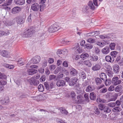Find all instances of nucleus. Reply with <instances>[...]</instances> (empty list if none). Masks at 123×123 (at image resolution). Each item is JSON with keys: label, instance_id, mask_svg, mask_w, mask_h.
<instances>
[{"label": "nucleus", "instance_id": "obj_1", "mask_svg": "<svg viewBox=\"0 0 123 123\" xmlns=\"http://www.w3.org/2000/svg\"><path fill=\"white\" fill-rule=\"evenodd\" d=\"M34 28H31L27 30H25L24 32L21 33L22 36L23 37H28L31 36L34 32Z\"/></svg>", "mask_w": 123, "mask_h": 123}, {"label": "nucleus", "instance_id": "obj_2", "mask_svg": "<svg viewBox=\"0 0 123 123\" xmlns=\"http://www.w3.org/2000/svg\"><path fill=\"white\" fill-rule=\"evenodd\" d=\"M93 2L91 1H89L88 2V5L89 8L92 10H94L98 7V0H93Z\"/></svg>", "mask_w": 123, "mask_h": 123}, {"label": "nucleus", "instance_id": "obj_3", "mask_svg": "<svg viewBox=\"0 0 123 123\" xmlns=\"http://www.w3.org/2000/svg\"><path fill=\"white\" fill-rule=\"evenodd\" d=\"M98 106L100 110L103 111L105 113H108L111 111V110L107 106H105L104 104H100L98 105Z\"/></svg>", "mask_w": 123, "mask_h": 123}, {"label": "nucleus", "instance_id": "obj_4", "mask_svg": "<svg viewBox=\"0 0 123 123\" xmlns=\"http://www.w3.org/2000/svg\"><path fill=\"white\" fill-rule=\"evenodd\" d=\"M121 81L120 80H119L118 77L117 76L114 77L112 80V83L115 86L121 83Z\"/></svg>", "mask_w": 123, "mask_h": 123}, {"label": "nucleus", "instance_id": "obj_5", "mask_svg": "<svg viewBox=\"0 0 123 123\" xmlns=\"http://www.w3.org/2000/svg\"><path fill=\"white\" fill-rule=\"evenodd\" d=\"M15 18L16 19L17 23L19 24H23L25 21L24 18H23V16L21 15L17 16Z\"/></svg>", "mask_w": 123, "mask_h": 123}, {"label": "nucleus", "instance_id": "obj_6", "mask_svg": "<svg viewBox=\"0 0 123 123\" xmlns=\"http://www.w3.org/2000/svg\"><path fill=\"white\" fill-rule=\"evenodd\" d=\"M28 81L31 85L36 86L39 83L38 80H37L33 78H32L27 79Z\"/></svg>", "mask_w": 123, "mask_h": 123}, {"label": "nucleus", "instance_id": "obj_7", "mask_svg": "<svg viewBox=\"0 0 123 123\" xmlns=\"http://www.w3.org/2000/svg\"><path fill=\"white\" fill-rule=\"evenodd\" d=\"M41 58L39 56H37L32 58L31 60V63L33 64H37L40 61Z\"/></svg>", "mask_w": 123, "mask_h": 123}, {"label": "nucleus", "instance_id": "obj_8", "mask_svg": "<svg viewBox=\"0 0 123 123\" xmlns=\"http://www.w3.org/2000/svg\"><path fill=\"white\" fill-rule=\"evenodd\" d=\"M39 4L37 3H35L32 4L31 7V9L35 12L38 11L39 10Z\"/></svg>", "mask_w": 123, "mask_h": 123}, {"label": "nucleus", "instance_id": "obj_9", "mask_svg": "<svg viewBox=\"0 0 123 123\" xmlns=\"http://www.w3.org/2000/svg\"><path fill=\"white\" fill-rule=\"evenodd\" d=\"M59 29V27L58 28L55 25H53L49 28L48 31L49 32H54L57 31Z\"/></svg>", "mask_w": 123, "mask_h": 123}, {"label": "nucleus", "instance_id": "obj_10", "mask_svg": "<svg viewBox=\"0 0 123 123\" xmlns=\"http://www.w3.org/2000/svg\"><path fill=\"white\" fill-rule=\"evenodd\" d=\"M21 8L19 6L15 7L13 8L12 10V13L13 14H16L18 13L21 10Z\"/></svg>", "mask_w": 123, "mask_h": 123}, {"label": "nucleus", "instance_id": "obj_11", "mask_svg": "<svg viewBox=\"0 0 123 123\" xmlns=\"http://www.w3.org/2000/svg\"><path fill=\"white\" fill-rule=\"evenodd\" d=\"M56 84L58 86H63L66 85V82L63 80H60L57 82Z\"/></svg>", "mask_w": 123, "mask_h": 123}, {"label": "nucleus", "instance_id": "obj_12", "mask_svg": "<svg viewBox=\"0 0 123 123\" xmlns=\"http://www.w3.org/2000/svg\"><path fill=\"white\" fill-rule=\"evenodd\" d=\"M57 54L59 56L61 57H64V55L66 54V52L63 50H58L57 52Z\"/></svg>", "mask_w": 123, "mask_h": 123}, {"label": "nucleus", "instance_id": "obj_13", "mask_svg": "<svg viewBox=\"0 0 123 123\" xmlns=\"http://www.w3.org/2000/svg\"><path fill=\"white\" fill-rule=\"evenodd\" d=\"M78 80L77 79L76 77L71 79L69 82V85L70 86H73L76 83Z\"/></svg>", "mask_w": 123, "mask_h": 123}, {"label": "nucleus", "instance_id": "obj_14", "mask_svg": "<svg viewBox=\"0 0 123 123\" xmlns=\"http://www.w3.org/2000/svg\"><path fill=\"white\" fill-rule=\"evenodd\" d=\"M113 70L114 73L116 74H118L120 71V68L118 65L115 64L113 66Z\"/></svg>", "mask_w": 123, "mask_h": 123}, {"label": "nucleus", "instance_id": "obj_15", "mask_svg": "<svg viewBox=\"0 0 123 123\" xmlns=\"http://www.w3.org/2000/svg\"><path fill=\"white\" fill-rule=\"evenodd\" d=\"M101 51L103 54H107L110 51V48L107 46L105 47L102 49Z\"/></svg>", "mask_w": 123, "mask_h": 123}, {"label": "nucleus", "instance_id": "obj_16", "mask_svg": "<svg viewBox=\"0 0 123 123\" xmlns=\"http://www.w3.org/2000/svg\"><path fill=\"white\" fill-rule=\"evenodd\" d=\"M101 68V66L99 64H97L93 66L92 69L94 71H96L99 70Z\"/></svg>", "mask_w": 123, "mask_h": 123}, {"label": "nucleus", "instance_id": "obj_17", "mask_svg": "<svg viewBox=\"0 0 123 123\" xmlns=\"http://www.w3.org/2000/svg\"><path fill=\"white\" fill-rule=\"evenodd\" d=\"M95 87L93 86L90 85L88 86L86 88V91L87 92H91L95 90Z\"/></svg>", "mask_w": 123, "mask_h": 123}, {"label": "nucleus", "instance_id": "obj_18", "mask_svg": "<svg viewBox=\"0 0 123 123\" xmlns=\"http://www.w3.org/2000/svg\"><path fill=\"white\" fill-rule=\"evenodd\" d=\"M78 71L75 69L72 68L70 70V73L71 75L73 76L76 75L78 73Z\"/></svg>", "mask_w": 123, "mask_h": 123}, {"label": "nucleus", "instance_id": "obj_19", "mask_svg": "<svg viewBox=\"0 0 123 123\" xmlns=\"http://www.w3.org/2000/svg\"><path fill=\"white\" fill-rule=\"evenodd\" d=\"M37 72V70L33 69H29L28 70L27 72L29 75H32L36 73Z\"/></svg>", "mask_w": 123, "mask_h": 123}, {"label": "nucleus", "instance_id": "obj_20", "mask_svg": "<svg viewBox=\"0 0 123 123\" xmlns=\"http://www.w3.org/2000/svg\"><path fill=\"white\" fill-rule=\"evenodd\" d=\"M90 58V60L94 62L96 61L98 59V56L95 55H93L92 56H91Z\"/></svg>", "mask_w": 123, "mask_h": 123}, {"label": "nucleus", "instance_id": "obj_21", "mask_svg": "<svg viewBox=\"0 0 123 123\" xmlns=\"http://www.w3.org/2000/svg\"><path fill=\"white\" fill-rule=\"evenodd\" d=\"M106 61L108 62H112L114 61V59L111 58V57L110 55H107L105 57Z\"/></svg>", "mask_w": 123, "mask_h": 123}, {"label": "nucleus", "instance_id": "obj_22", "mask_svg": "<svg viewBox=\"0 0 123 123\" xmlns=\"http://www.w3.org/2000/svg\"><path fill=\"white\" fill-rule=\"evenodd\" d=\"M0 54L2 56L5 57H8L7 51L5 50H3L0 51Z\"/></svg>", "mask_w": 123, "mask_h": 123}, {"label": "nucleus", "instance_id": "obj_23", "mask_svg": "<svg viewBox=\"0 0 123 123\" xmlns=\"http://www.w3.org/2000/svg\"><path fill=\"white\" fill-rule=\"evenodd\" d=\"M99 77L101 79H102L104 81H105L106 79L107 78L106 74L102 72L99 74Z\"/></svg>", "mask_w": 123, "mask_h": 123}, {"label": "nucleus", "instance_id": "obj_24", "mask_svg": "<svg viewBox=\"0 0 123 123\" xmlns=\"http://www.w3.org/2000/svg\"><path fill=\"white\" fill-rule=\"evenodd\" d=\"M95 81L97 85H99L102 83V81L101 79L98 77H96L95 79Z\"/></svg>", "mask_w": 123, "mask_h": 123}, {"label": "nucleus", "instance_id": "obj_25", "mask_svg": "<svg viewBox=\"0 0 123 123\" xmlns=\"http://www.w3.org/2000/svg\"><path fill=\"white\" fill-rule=\"evenodd\" d=\"M89 55L88 54L84 53H83L80 55V57L83 60L86 59L89 57Z\"/></svg>", "mask_w": 123, "mask_h": 123}, {"label": "nucleus", "instance_id": "obj_26", "mask_svg": "<svg viewBox=\"0 0 123 123\" xmlns=\"http://www.w3.org/2000/svg\"><path fill=\"white\" fill-rule=\"evenodd\" d=\"M96 94L94 92H92L90 93V97L91 100H94L96 97Z\"/></svg>", "mask_w": 123, "mask_h": 123}, {"label": "nucleus", "instance_id": "obj_27", "mask_svg": "<svg viewBox=\"0 0 123 123\" xmlns=\"http://www.w3.org/2000/svg\"><path fill=\"white\" fill-rule=\"evenodd\" d=\"M9 32L8 31L5 32L3 31H0V37L3 35L6 36L9 34Z\"/></svg>", "mask_w": 123, "mask_h": 123}, {"label": "nucleus", "instance_id": "obj_28", "mask_svg": "<svg viewBox=\"0 0 123 123\" xmlns=\"http://www.w3.org/2000/svg\"><path fill=\"white\" fill-rule=\"evenodd\" d=\"M118 52L116 51H112L111 53V55L113 59L115 58L117 56Z\"/></svg>", "mask_w": 123, "mask_h": 123}, {"label": "nucleus", "instance_id": "obj_29", "mask_svg": "<svg viewBox=\"0 0 123 123\" xmlns=\"http://www.w3.org/2000/svg\"><path fill=\"white\" fill-rule=\"evenodd\" d=\"M58 109L60 110V112L62 113L67 115L68 113L67 111L62 107L59 108Z\"/></svg>", "mask_w": 123, "mask_h": 123}, {"label": "nucleus", "instance_id": "obj_30", "mask_svg": "<svg viewBox=\"0 0 123 123\" xmlns=\"http://www.w3.org/2000/svg\"><path fill=\"white\" fill-rule=\"evenodd\" d=\"M84 64L89 67H91L92 66V64L89 60H85L84 61Z\"/></svg>", "mask_w": 123, "mask_h": 123}, {"label": "nucleus", "instance_id": "obj_31", "mask_svg": "<svg viewBox=\"0 0 123 123\" xmlns=\"http://www.w3.org/2000/svg\"><path fill=\"white\" fill-rule=\"evenodd\" d=\"M121 110V108L118 106L112 109L113 111L115 112H119Z\"/></svg>", "mask_w": 123, "mask_h": 123}, {"label": "nucleus", "instance_id": "obj_32", "mask_svg": "<svg viewBox=\"0 0 123 123\" xmlns=\"http://www.w3.org/2000/svg\"><path fill=\"white\" fill-rule=\"evenodd\" d=\"M89 8L87 6H84L82 9L83 12L84 13H87L89 12Z\"/></svg>", "mask_w": 123, "mask_h": 123}, {"label": "nucleus", "instance_id": "obj_33", "mask_svg": "<svg viewBox=\"0 0 123 123\" xmlns=\"http://www.w3.org/2000/svg\"><path fill=\"white\" fill-rule=\"evenodd\" d=\"M116 45V44L114 43H110L109 45V47L112 50H114Z\"/></svg>", "mask_w": 123, "mask_h": 123}, {"label": "nucleus", "instance_id": "obj_34", "mask_svg": "<svg viewBox=\"0 0 123 123\" xmlns=\"http://www.w3.org/2000/svg\"><path fill=\"white\" fill-rule=\"evenodd\" d=\"M16 3L19 5H23L25 3V0H16Z\"/></svg>", "mask_w": 123, "mask_h": 123}, {"label": "nucleus", "instance_id": "obj_35", "mask_svg": "<svg viewBox=\"0 0 123 123\" xmlns=\"http://www.w3.org/2000/svg\"><path fill=\"white\" fill-rule=\"evenodd\" d=\"M122 88V86L119 85L116 86L115 89V91L116 92H118L120 91Z\"/></svg>", "mask_w": 123, "mask_h": 123}, {"label": "nucleus", "instance_id": "obj_36", "mask_svg": "<svg viewBox=\"0 0 123 123\" xmlns=\"http://www.w3.org/2000/svg\"><path fill=\"white\" fill-rule=\"evenodd\" d=\"M105 85L106 86H107L110 85L111 83V81L110 79H106L105 81Z\"/></svg>", "mask_w": 123, "mask_h": 123}, {"label": "nucleus", "instance_id": "obj_37", "mask_svg": "<svg viewBox=\"0 0 123 123\" xmlns=\"http://www.w3.org/2000/svg\"><path fill=\"white\" fill-rule=\"evenodd\" d=\"M70 96L73 99H75L76 97V95L75 92L74 91H72L70 93Z\"/></svg>", "mask_w": 123, "mask_h": 123}, {"label": "nucleus", "instance_id": "obj_38", "mask_svg": "<svg viewBox=\"0 0 123 123\" xmlns=\"http://www.w3.org/2000/svg\"><path fill=\"white\" fill-rule=\"evenodd\" d=\"M38 89L39 91L41 92H43L44 90L43 86L41 84H40L38 86Z\"/></svg>", "mask_w": 123, "mask_h": 123}, {"label": "nucleus", "instance_id": "obj_39", "mask_svg": "<svg viewBox=\"0 0 123 123\" xmlns=\"http://www.w3.org/2000/svg\"><path fill=\"white\" fill-rule=\"evenodd\" d=\"M96 34L95 32H92L87 33L86 36L87 37L92 36L94 35L95 36L97 35H96Z\"/></svg>", "mask_w": 123, "mask_h": 123}, {"label": "nucleus", "instance_id": "obj_40", "mask_svg": "<svg viewBox=\"0 0 123 123\" xmlns=\"http://www.w3.org/2000/svg\"><path fill=\"white\" fill-rule=\"evenodd\" d=\"M96 44L98 45L101 47L104 46L105 45V43H102L100 42H97Z\"/></svg>", "mask_w": 123, "mask_h": 123}, {"label": "nucleus", "instance_id": "obj_41", "mask_svg": "<svg viewBox=\"0 0 123 123\" xmlns=\"http://www.w3.org/2000/svg\"><path fill=\"white\" fill-rule=\"evenodd\" d=\"M105 67L107 69L106 70H112L111 67L106 63L105 64Z\"/></svg>", "mask_w": 123, "mask_h": 123}, {"label": "nucleus", "instance_id": "obj_42", "mask_svg": "<svg viewBox=\"0 0 123 123\" xmlns=\"http://www.w3.org/2000/svg\"><path fill=\"white\" fill-rule=\"evenodd\" d=\"M107 89L105 87H104L100 90V92L101 93H104L107 92Z\"/></svg>", "mask_w": 123, "mask_h": 123}, {"label": "nucleus", "instance_id": "obj_43", "mask_svg": "<svg viewBox=\"0 0 123 123\" xmlns=\"http://www.w3.org/2000/svg\"><path fill=\"white\" fill-rule=\"evenodd\" d=\"M94 52L96 54H99L100 51V49L97 47H95L94 49Z\"/></svg>", "mask_w": 123, "mask_h": 123}, {"label": "nucleus", "instance_id": "obj_44", "mask_svg": "<svg viewBox=\"0 0 123 123\" xmlns=\"http://www.w3.org/2000/svg\"><path fill=\"white\" fill-rule=\"evenodd\" d=\"M94 113L98 115L100 114V112L97 107L95 106L94 108Z\"/></svg>", "mask_w": 123, "mask_h": 123}, {"label": "nucleus", "instance_id": "obj_45", "mask_svg": "<svg viewBox=\"0 0 123 123\" xmlns=\"http://www.w3.org/2000/svg\"><path fill=\"white\" fill-rule=\"evenodd\" d=\"M6 78V76L3 73L0 72V79H4Z\"/></svg>", "mask_w": 123, "mask_h": 123}, {"label": "nucleus", "instance_id": "obj_46", "mask_svg": "<svg viewBox=\"0 0 123 123\" xmlns=\"http://www.w3.org/2000/svg\"><path fill=\"white\" fill-rule=\"evenodd\" d=\"M87 41L90 43H93L95 42L96 41L95 40L92 38H90L87 40Z\"/></svg>", "mask_w": 123, "mask_h": 123}, {"label": "nucleus", "instance_id": "obj_47", "mask_svg": "<svg viewBox=\"0 0 123 123\" xmlns=\"http://www.w3.org/2000/svg\"><path fill=\"white\" fill-rule=\"evenodd\" d=\"M22 59L20 58L18 61V64L20 66H21L23 65L24 64V62H23L22 61Z\"/></svg>", "mask_w": 123, "mask_h": 123}, {"label": "nucleus", "instance_id": "obj_48", "mask_svg": "<svg viewBox=\"0 0 123 123\" xmlns=\"http://www.w3.org/2000/svg\"><path fill=\"white\" fill-rule=\"evenodd\" d=\"M106 72L107 74L110 77H111L112 76V74H113V73L111 70H106Z\"/></svg>", "mask_w": 123, "mask_h": 123}, {"label": "nucleus", "instance_id": "obj_49", "mask_svg": "<svg viewBox=\"0 0 123 123\" xmlns=\"http://www.w3.org/2000/svg\"><path fill=\"white\" fill-rule=\"evenodd\" d=\"M40 8V11L41 12L43 11L45 7V6L44 4H41L39 6Z\"/></svg>", "mask_w": 123, "mask_h": 123}, {"label": "nucleus", "instance_id": "obj_50", "mask_svg": "<svg viewBox=\"0 0 123 123\" xmlns=\"http://www.w3.org/2000/svg\"><path fill=\"white\" fill-rule=\"evenodd\" d=\"M86 48L88 49H92V45L88 43H86Z\"/></svg>", "mask_w": 123, "mask_h": 123}, {"label": "nucleus", "instance_id": "obj_51", "mask_svg": "<svg viewBox=\"0 0 123 123\" xmlns=\"http://www.w3.org/2000/svg\"><path fill=\"white\" fill-rule=\"evenodd\" d=\"M63 74L62 73H59L58 74L57 79L59 80L62 78L63 77Z\"/></svg>", "mask_w": 123, "mask_h": 123}, {"label": "nucleus", "instance_id": "obj_52", "mask_svg": "<svg viewBox=\"0 0 123 123\" xmlns=\"http://www.w3.org/2000/svg\"><path fill=\"white\" fill-rule=\"evenodd\" d=\"M86 76L85 73L84 72L81 73L80 75V77L82 79H85L86 78Z\"/></svg>", "mask_w": 123, "mask_h": 123}, {"label": "nucleus", "instance_id": "obj_53", "mask_svg": "<svg viewBox=\"0 0 123 123\" xmlns=\"http://www.w3.org/2000/svg\"><path fill=\"white\" fill-rule=\"evenodd\" d=\"M99 37L102 39H105V38H108V36L105 34L103 35H101L99 36Z\"/></svg>", "mask_w": 123, "mask_h": 123}, {"label": "nucleus", "instance_id": "obj_54", "mask_svg": "<svg viewBox=\"0 0 123 123\" xmlns=\"http://www.w3.org/2000/svg\"><path fill=\"white\" fill-rule=\"evenodd\" d=\"M108 105L110 107H113L115 106V104L114 103L111 102L108 103Z\"/></svg>", "mask_w": 123, "mask_h": 123}, {"label": "nucleus", "instance_id": "obj_55", "mask_svg": "<svg viewBox=\"0 0 123 123\" xmlns=\"http://www.w3.org/2000/svg\"><path fill=\"white\" fill-rule=\"evenodd\" d=\"M56 76L54 75H50L49 76V80H51L55 78Z\"/></svg>", "mask_w": 123, "mask_h": 123}, {"label": "nucleus", "instance_id": "obj_56", "mask_svg": "<svg viewBox=\"0 0 123 123\" xmlns=\"http://www.w3.org/2000/svg\"><path fill=\"white\" fill-rule=\"evenodd\" d=\"M44 84L46 89L48 90H49V87L48 83L47 82H45L44 83Z\"/></svg>", "mask_w": 123, "mask_h": 123}, {"label": "nucleus", "instance_id": "obj_57", "mask_svg": "<svg viewBox=\"0 0 123 123\" xmlns=\"http://www.w3.org/2000/svg\"><path fill=\"white\" fill-rule=\"evenodd\" d=\"M10 4L9 3V2H6L4 4H2V5L0 6H7L9 5H10Z\"/></svg>", "mask_w": 123, "mask_h": 123}, {"label": "nucleus", "instance_id": "obj_58", "mask_svg": "<svg viewBox=\"0 0 123 123\" xmlns=\"http://www.w3.org/2000/svg\"><path fill=\"white\" fill-rule=\"evenodd\" d=\"M45 76L44 75L42 76L40 79V81L41 82L44 81L45 80Z\"/></svg>", "mask_w": 123, "mask_h": 123}, {"label": "nucleus", "instance_id": "obj_59", "mask_svg": "<svg viewBox=\"0 0 123 123\" xmlns=\"http://www.w3.org/2000/svg\"><path fill=\"white\" fill-rule=\"evenodd\" d=\"M2 104L6 105L9 102V100H0Z\"/></svg>", "mask_w": 123, "mask_h": 123}, {"label": "nucleus", "instance_id": "obj_60", "mask_svg": "<svg viewBox=\"0 0 123 123\" xmlns=\"http://www.w3.org/2000/svg\"><path fill=\"white\" fill-rule=\"evenodd\" d=\"M114 89L113 85H111L109 88L108 90L109 91H113Z\"/></svg>", "mask_w": 123, "mask_h": 123}, {"label": "nucleus", "instance_id": "obj_61", "mask_svg": "<svg viewBox=\"0 0 123 123\" xmlns=\"http://www.w3.org/2000/svg\"><path fill=\"white\" fill-rule=\"evenodd\" d=\"M63 66L65 67H68V63L67 61H64L62 63Z\"/></svg>", "mask_w": 123, "mask_h": 123}, {"label": "nucleus", "instance_id": "obj_62", "mask_svg": "<svg viewBox=\"0 0 123 123\" xmlns=\"http://www.w3.org/2000/svg\"><path fill=\"white\" fill-rule=\"evenodd\" d=\"M55 68V67L54 65H52L49 66V69L51 70H54Z\"/></svg>", "mask_w": 123, "mask_h": 123}, {"label": "nucleus", "instance_id": "obj_63", "mask_svg": "<svg viewBox=\"0 0 123 123\" xmlns=\"http://www.w3.org/2000/svg\"><path fill=\"white\" fill-rule=\"evenodd\" d=\"M36 0H27L26 1L27 3L29 4L33 3Z\"/></svg>", "mask_w": 123, "mask_h": 123}, {"label": "nucleus", "instance_id": "obj_64", "mask_svg": "<svg viewBox=\"0 0 123 123\" xmlns=\"http://www.w3.org/2000/svg\"><path fill=\"white\" fill-rule=\"evenodd\" d=\"M77 98L78 100H81L82 99L83 97L82 95H79L77 96Z\"/></svg>", "mask_w": 123, "mask_h": 123}]
</instances>
